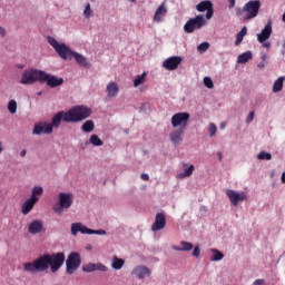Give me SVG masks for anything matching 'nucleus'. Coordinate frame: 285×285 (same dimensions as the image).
Instances as JSON below:
<instances>
[{"mask_svg":"<svg viewBox=\"0 0 285 285\" xmlns=\"http://www.w3.org/2000/svg\"><path fill=\"white\" fill-rule=\"evenodd\" d=\"M92 115V109L90 107L80 105L72 107L69 111H67L66 120L71 124H78V121H83L88 119Z\"/></svg>","mask_w":285,"mask_h":285,"instance_id":"nucleus-1","label":"nucleus"},{"mask_svg":"<svg viewBox=\"0 0 285 285\" xmlns=\"http://www.w3.org/2000/svg\"><path fill=\"white\" fill-rule=\"evenodd\" d=\"M50 258L47 254L36 258L32 263H24L23 267L27 273H43L48 271Z\"/></svg>","mask_w":285,"mask_h":285,"instance_id":"nucleus-2","label":"nucleus"},{"mask_svg":"<svg viewBox=\"0 0 285 285\" xmlns=\"http://www.w3.org/2000/svg\"><path fill=\"white\" fill-rule=\"evenodd\" d=\"M47 39H48V43H50L52 46L53 50H56V52L60 59H63L65 61H71L72 56L75 55V51L69 49L66 46V43H59V41H57V39H55L50 36Z\"/></svg>","mask_w":285,"mask_h":285,"instance_id":"nucleus-3","label":"nucleus"},{"mask_svg":"<svg viewBox=\"0 0 285 285\" xmlns=\"http://www.w3.org/2000/svg\"><path fill=\"white\" fill-rule=\"evenodd\" d=\"M42 79L43 71L37 69H29L22 73L20 83H22L23 86H32V83H37V81L42 82Z\"/></svg>","mask_w":285,"mask_h":285,"instance_id":"nucleus-4","label":"nucleus"},{"mask_svg":"<svg viewBox=\"0 0 285 285\" xmlns=\"http://www.w3.org/2000/svg\"><path fill=\"white\" fill-rule=\"evenodd\" d=\"M79 266H81V255L77 252H71L66 261L67 275H75Z\"/></svg>","mask_w":285,"mask_h":285,"instance_id":"nucleus-5","label":"nucleus"},{"mask_svg":"<svg viewBox=\"0 0 285 285\" xmlns=\"http://www.w3.org/2000/svg\"><path fill=\"white\" fill-rule=\"evenodd\" d=\"M206 26V18L204 16L198 14L195 18H190L184 26L185 32L188 35H193L195 30H202Z\"/></svg>","mask_w":285,"mask_h":285,"instance_id":"nucleus-6","label":"nucleus"},{"mask_svg":"<svg viewBox=\"0 0 285 285\" xmlns=\"http://www.w3.org/2000/svg\"><path fill=\"white\" fill-rule=\"evenodd\" d=\"M59 199V206H53V210L57 213V215H61L65 209L70 208L72 206L73 196L71 193H60L58 195Z\"/></svg>","mask_w":285,"mask_h":285,"instance_id":"nucleus-7","label":"nucleus"},{"mask_svg":"<svg viewBox=\"0 0 285 285\" xmlns=\"http://www.w3.org/2000/svg\"><path fill=\"white\" fill-rule=\"evenodd\" d=\"M47 257L49 258L48 266L51 273H57L63 266V262H66V254L63 252L51 255L47 254Z\"/></svg>","mask_w":285,"mask_h":285,"instance_id":"nucleus-8","label":"nucleus"},{"mask_svg":"<svg viewBox=\"0 0 285 285\" xmlns=\"http://www.w3.org/2000/svg\"><path fill=\"white\" fill-rule=\"evenodd\" d=\"M77 233H81L82 235H106L105 229H90L83 226L81 223H73L71 225V235L77 237Z\"/></svg>","mask_w":285,"mask_h":285,"instance_id":"nucleus-9","label":"nucleus"},{"mask_svg":"<svg viewBox=\"0 0 285 285\" xmlns=\"http://www.w3.org/2000/svg\"><path fill=\"white\" fill-rule=\"evenodd\" d=\"M259 8H262V2H259V0L247 2L243 8V12H246V19H255V17L259 14Z\"/></svg>","mask_w":285,"mask_h":285,"instance_id":"nucleus-10","label":"nucleus"},{"mask_svg":"<svg viewBox=\"0 0 285 285\" xmlns=\"http://www.w3.org/2000/svg\"><path fill=\"white\" fill-rule=\"evenodd\" d=\"M190 119V114L188 112H178L171 117V126L173 128H179L181 126L183 130L186 126H188V121Z\"/></svg>","mask_w":285,"mask_h":285,"instance_id":"nucleus-11","label":"nucleus"},{"mask_svg":"<svg viewBox=\"0 0 285 285\" xmlns=\"http://www.w3.org/2000/svg\"><path fill=\"white\" fill-rule=\"evenodd\" d=\"M226 195L233 206H237L239 202H246L248 199V196L244 191L237 193L233 189H226Z\"/></svg>","mask_w":285,"mask_h":285,"instance_id":"nucleus-12","label":"nucleus"},{"mask_svg":"<svg viewBox=\"0 0 285 285\" xmlns=\"http://www.w3.org/2000/svg\"><path fill=\"white\" fill-rule=\"evenodd\" d=\"M42 82H46L49 88H57L58 86L63 85V78H59L57 76H52L43 71L42 73Z\"/></svg>","mask_w":285,"mask_h":285,"instance_id":"nucleus-13","label":"nucleus"},{"mask_svg":"<svg viewBox=\"0 0 285 285\" xmlns=\"http://www.w3.org/2000/svg\"><path fill=\"white\" fill-rule=\"evenodd\" d=\"M196 10L198 12H206V19L210 20L213 19V14H215V11L213 9V2L209 0L202 1L196 6Z\"/></svg>","mask_w":285,"mask_h":285,"instance_id":"nucleus-14","label":"nucleus"},{"mask_svg":"<svg viewBox=\"0 0 285 285\" xmlns=\"http://www.w3.org/2000/svg\"><path fill=\"white\" fill-rule=\"evenodd\" d=\"M271 35H273V20L268 19L267 26L257 35V41L259 43H265L271 39Z\"/></svg>","mask_w":285,"mask_h":285,"instance_id":"nucleus-15","label":"nucleus"},{"mask_svg":"<svg viewBox=\"0 0 285 285\" xmlns=\"http://www.w3.org/2000/svg\"><path fill=\"white\" fill-rule=\"evenodd\" d=\"M52 134V125L48 122H38L35 125L32 135H50Z\"/></svg>","mask_w":285,"mask_h":285,"instance_id":"nucleus-16","label":"nucleus"},{"mask_svg":"<svg viewBox=\"0 0 285 285\" xmlns=\"http://www.w3.org/2000/svg\"><path fill=\"white\" fill-rule=\"evenodd\" d=\"M68 115V111H59L52 117L51 120V130L52 128H59L61 126V121H66V124H71L70 120H66V117Z\"/></svg>","mask_w":285,"mask_h":285,"instance_id":"nucleus-17","label":"nucleus"},{"mask_svg":"<svg viewBox=\"0 0 285 285\" xmlns=\"http://www.w3.org/2000/svg\"><path fill=\"white\" fill-rule=\"evenodd\" d=\"M166 228V215L164 213H158L156 214V218L154 224L151 225V230L157 232V230H164Z\"/></svg>","mask_w":285,"mask_h":285,"instance_id":"nucleus-18","label":"nucleus"},{"mask_svg":"<svg viewBox=\"0 0 285 285\" xmlns=\"http://www.w3.org/2000/svg\"><path fill=\"white\" fill-rule=\"evenodd\" d=\"M150 268L139 265L132 269L131 275H135L138 279H145V277H150Z\"/></svg>","mask_w":285,"mask_h":285,"instance_id":"nucleus-19","label":"nucleus"},{"mask_svg":"<svg viewBox=\"0 0 285 285\" xmlns=\"http://www.w3.org/2000/svg\"><path fill=\"white\" fill-rule=\"evenodd\" d=\"M180 63L181 57H170L164 61L163 66L166 70H177Z\"/></svg>","mask_w":285,"mask_h":285,"instance_id":"nucleus-20","label":"nucleus"},{"mask_svg":"<svg viewBox=\"0 0 285 285\" xmlns=\"http://www.w3.org/2000/svg\"><path fill=\"white\" fill-rule=\"evenodd\" d=\"M168 14V9L166 8V1H164L156 10L153 21L156 23H161V19Z\"/></svg>","mask_w":285,"mask_h":285,"instance_id":"nucleus-21","label":"nucleus"},{"mask_svg":"<svg viewBox=\"0 0 285 285\" xmlns=\"http://www.w3.org/2000/svg\"><path fill=\"white\" fill-rule=\"evenodd\" d=\"M43 230V224L41 220H33L30 223L28 232L31 235H38V233H41Z\"/></svg>","mask_w":285,"mask_h":285,"instance_id":"nucleus-22","label":"nucleus"},{"mask_svg":"<svg viewBox=\"0 0 285 285\" xmlns=\"http://www.w3.org/2000/svg\"><path fill=\"white\" fill-rule=\"evenodd\" d=\"M119 95V85L117 82H109L107 85V97L112 99V97H117Z\"/></svg>","mask_w":285,"mask_h":285,"instance_id":"nucleus-23","label":"nucleus"},{"mask_svg":"<svg viewBox=\"0 0 285 285\" xmlns=\"http://www.w3.org/2000/svg\"><path fill=\"white\" fill-rule=\"evenodd\" d=\"M181 135H184V128L176 129L170 132V140L175 144V146H179V144H181L184 140Z\"/></svg>","mask_w":285,"mask_h":285,"instance_id":"nucleus-24","label":"nucleus"},{"mask_svg":"<svg viewBox=\"0 0 285 285\" xmlns=\"http://www.w3.org/2000/svg\"><path fill=\"white\" fill-rule=\"evenodd\" d=\"M35 204H37V200L35 198L27 199L22 205V215H28L35 208Z\"/></svg>","mask_w":285,"mask_h":285,"instance_id":"nucleus-25","label":"nucleus"},{"mask_svg":"<svg viewBox=\"0 0 285 285\" xmlns=\"http://www.w3.org/2000/svg\"><path fill=\"white\" fill-rule=\"evenodd\" d=\"M72 58L79 66H81V68H88V66H90V63H88V59H86L81 53L73 51Z\"/></svg>","mask_w":285,"mask_h":285,"instance_id":"nucleus-26","label":"nucleus"},{"mask_svg":"<svg viewBox=\"0 0 285 285\" xmlns=\"http://www.w3.org/2000/svg\"><path fill=\"white\" fill-rule=\"evenodd\" d=\"M124 264H126V261H124L122 258H119L117 256H114L112 263H111V268H114L115 271H121V268H124Z\"/></svg>","mask_w":285,"mask_h":285,"instance_id":"nucleus-27","label":"nucleus"},{"mask_svg":"<svg viewBox=\"0 0 285 285\" xmlns=\"http://www.w3.org/2000/svg\"><path fill=\"white\" fill-rule=\"evenodd\" d=\"M173 249L178 250V252L193 250V243H188L186 240H183V242H180V247L179 246H174Z\"/></svg>","mask_w":285,"mask_h":285,"instance_id":"nucleus-28","label":"nucleus"},{"mask_svg":"<svg viewBox=\"0 0 285 285\" xmlns=\"http://www.w3.org/2000/svg\"><path fill=\"white\" fill-rule=\"evenodd\" d=\"M253 59V52L246 51L238 56L237 63H248Z\"/></svg>","mask_w":285,"mask_h":285,"instance_id":"nucleus-29","label":"nucleus"},{"mask_svg":"<svg viewBox=\"0 0 285 285\" xmlns=\"http://www.w3.org/2000/svg\"><path fill=\"white\" fill-rule=\"evenodd\" d=\"M43 195V187L41 186H35L31 190V199H35L36 202H39V197Z\"/></svg>","mask_w":285,"mask_h":285,"instance_id":"nucleus-30","label":"nucleus"},{"mask_svg":"<svg viewBox=\"0 0 285 285\" xmlns=\"http://www.w3.org/2000/svg\"><path fill=\"white\" fill-rule=\"evenodd\" d=\"M284 80L285 77H279L273 86V92H282V90L284 89Z\"/></svg>","mask_w":285,"mask_h":285,"instance_id":"nucleus-31","label":"nucleus"},{"mask_svg":"<svg viewBox=\"0 0 285 285\" xmlns=\"http://www.w3.org/2000/svg\"><path fill=\"white\" fill-rule=\"evenodd\" d=\"M248 33V28L243 27L242 30L236 35L235 46H239L244 41V36Z\"/></svg>","mask_w":285,"mask_h":285,"instance_id":"nucleus-32","label":"nucleus"},{"mask_svg":"<svg viewBox=\"0 0 285 285\" xmlns=\"http://www.w3.org/2000/svg\"><path fill=\"white\" fill-rule=\"evenodd\" d=\"M82 132H92L95 130V121L92 120H87L82 124L81 126Z\"/></svg>","mask_w":285,"mask_h":285,"instance_id":"nucleus-33","label":"nucleus"},{"mask_svg":"<svg viewBox=\"0 0 285 285\" xmlns=\"http://www.w3.org/2000/svg\"><path fill=\"white\" fill-rule=\"evenodd\" d=\"M89 144L92 146H104V140L94 134L90 136Z\"/></svg>","mask_w":285,"mask_h":285,"instance_id":"nucleus-34","label":"nucleus"},{"mask_svg":"<svg viewBox=\"0 0 285 285\" xmlns=\"http://www.w3.org/2000/svg\"><path fill=\"white\" fill-rule=\"evenodd\" d=\"M141 83H146V72H144L140 76H137L134 80V87L135 88H139V86H141Z\"/></svg>","mask_w":285,"mask_h":285,"instance_id":"nucleus-35","label":"nucleus"},{"mask_svg":"<svg viewBox=\"0 0 285 285\" xmlns=\"http://www.w3.org/2000/svg\"><path fill=\"white\" fill-rule=\"evenodd\" d=\"M212 253H214L212 257V262H222L224 259V254L219 252V249H212Z\"/></svg>","mask_w":285,"mask_h":285,"instance_id":"nucleus-36","label":"nucleus"},{"mask_svg":"<svg viewBox=\"0 0 285 285\" xmlns=\"http://www.w3.org/2000/svg\"><path fill=\"white\" fill-rule=\"evenodd\" d=\"M83 273H95L97 271V264L89 263L82 266Z\"/></svg>","mask_w":285,"mask_h":285,"instance_id":"nucleus-37","label":"nucleus"},{"mask_svg":"<svg viewBox=\"0 0 285 285\" xmlns=\"http://www.w3.org/2000/svg\"><path fill=\"white\" fill-rule=\"evenodd\" d=\"M257 159L271 161V160L273 159V155H271V153L261 151V153L257 155Z\"/></svg>","mask_w":285,"mask_h":285,"instance_id":"nucleus-38","label":"nucleus"},{"mask_svg":"<svg viewBox=\"0 0 285 285\" xmlns=\"http://www.w3.org/2000/svg\"><path fill=\"white\" fill-rule=\"evenodd\" d=\"M195 173V165H190L187 169L184 170L183 174H180V177H190Z\"/></svg>","mask_w":285,"mask_h":285,"instance_id":"nucleus-39","label":"nucleus"},{"mask_svg":"<svg viewBox=\"0 0 285 285\" xmlns=\"http://www.w3.org/2000/svg\"><path fill=\"white\" fill-rule=\"evenodd\" d=\"M8 110H9V112H11V115H14L17 112V100L9 101Z\"/></svg>","mask_w":285,"mask_h":285,"instance_id":"nucleus-40","label":"nucleus"},{"mask_svg":"<svg viewBox=\"0 0 285 285\" xmlns=\"http://www.w3.org/2000/svg\"><path fill=\"white\" fill-rule=\"evenodd\" d=\"M83 16L86 17V19H90V17H92V9L90 8V2L86 4Z\"/></svg>","mask_w":285,"mask_h":285,"instance_id":"nucleus-41","label":"nucleus"},{"mask_svg":"<svg viewBox=\"0 0 285 285\" xmlns=\"http://www.w3.org/2000/svg\"><path fill=\"white\" fill-rule=\"evenodd\" d=\"M208 48H210V43L208 42H202L198 47L197 50L202 53L206 52V50H208Z\"/></svg>","mask_w":285,"mask_h":285,"instance_id":"nucleus-42","label":"nucleus"},{"mask_svg":"<svg viewBox=\"0 0 285 285\" xmlns=\"http://www.w3.org/2000/svg\"><path fill=\"white\" fill-rule=\"evenodd\" d=\"M204 86H206V88H215V83H213V79H210V77L204 78Z\"/></svg>","mask_w":285,"mask_h":285,"instance_id":"nucleus-43","label":"nucleus"},{"mask_svg":"<svg viewBox=\"0 0 285 285\" xmlns=\"http://www.w3.org/2000/svg\"><path fill=\"white\" fill-rule=\"evenodd\" d=\"M208 132H209L210 137H215V135L217 132V126L213 122L209 124Z\"/></svg>","mask_w":285,"mask_h":285,"instance_id":"nucleus-44","label":"nucleus"},{"mask_svg":"<svg viewBox=\"0 0 285 285\" xmlns=\"http://www.w3.org/2000/svg\"><path fill=\"white\" fill-rule=\"evenodd\" d=\"M96 271H100L101 273H108V267L101 263L96 264Z\"/></svg>","mask_w":285,"mask_h":285,"instance_id":"nucleus-45","label":"nucleus"},{"mask_svg":"<svg viewBox=\"0 0 285 285\" xmlns=\"http://www.w3.org/2000/svg\"><path fill=\"white\" fill-rule=\"evenodd\" d=\"M202 254V249L199 248V245H196L193 250V257H199Z\"/></svg>","mask_w":285,"mask_h":285,"instance_id":"nucleus-46","label":"nucleus"},{"mask_svg":"<svg viewBox=\"0 0 285 285\" xmlns=\"http://www.w3.org/2000/svg\"><path fill=\"white\" fill-rule=\"evenodd\" d=\"M255 119V111H250L246 118V124H250Z\"/></svg>","mask_w":285,"mask_h":285,"instance_id":"nucleus-47","label":"nucleus"},{"mask_svg":"<svg viewBox=\"0 0 285 285\" xmlns=\"http://www.w3.org/2000/svg\"><path fill=\"white\" fill-rule=\"evenodd\" d=\"M140 178L142 179V181H148V179H150V176H148V174H141Z\"/></svg>","mask_w":285,"mask_h":285,"instance_id":"nucleus-48","label":"nucleus"},{"mask_svg":"<svg viewBox=\"0 0 285 285\" xmlns=\"http://www.w3.org/2000/svg\"><path fill=\"white\" fill-rule=\"evenodd\" d=\"M262 284H264V279H256L254 282V285H262Z\"/></svg>","mask_w":285,"mask_h":285,"instance_id":"nucleus-49","label":"nucleus"},{"mask_svg":"<svg viewBox=\"0 0 285 285\" xmlns=\"http://www.w3.org/2000/svg\"><path fill=\"white\" fill-rule=\"evenodd\" d=\"M0 35L1 37H6V29L3 27H0Z\"/></svg>","mask_w":285,"mask_h":285,"instance_id":"nucleus-50","label":"nucleus"},{"mask_svg":"<svg viewBox=\"0 0 285 285\" xmlns=\"http://www.w3.org/2000/svg\"><path fill=\"white\" fill-rule=\"evenodd\" d=\"M229 2V8H235V0H228Z\"/></svg>","mask_w":285,"mask_h":285,"instance_id":"nucleus-51","label":"nucleus"},{"mask_svg":"<svg viewBox=\"0 0 285 285\" xmlns=\"http://www.w3.org/2000/svg\"><path fill=\"white\" fill-rule=\"evenodd\" d=\"M27 150L26 149H22L21 151H20V157H26V155H27Z\"/></svg>","mask_w":285,"mask_h":285,"instance_id":"nucleus-52","label":"nucleus"},{"mask_svg":"<svg viewBox=\"0 0 285 285\" xmlns=\"http://www.w3.org/2000/svg\"><path fill=\"white\" fill-rule=\"evenodd\" d=\"M281 181L282 184H285V171L282 174Z\"/></svg>","mask_w":285,"mask_h":285,"instance_id":"nucleus-53","label":"nucleus"},{"mask_svg":"<svg viewBox=\"0 0 285 285\" xmlns=\"http://www.w3.org/2000/svg\"><path fill=\"white\" fill-rule=\"evenodd\" d=\"M264 48H271V42H264Z\"/></svg>","mask_w":285,"mask_h":285,"instance_id":"nucleus-54","label":"nucleus"},{"mask_svg":"<svg viewBox=\"0 0 285 285\" xmlns=\"http://www.w3.org/2000/svg\"><path fill=\"white\" fill-rule=\"evenodd\" d=\"M1 153H3V142L2 141H0V155H1Z\"/></svg>","mask_w":285,"mask_h":285,"instance_id":"nucleus-55","label":"nucleus"},{"mask_svg":"<svg viewBox=\"0 0 285 285\" xmlns=\"http://www.w3.org/2000/svg\"><path fill=\"white\" fill-rule=\"evenodd\" d=\"M217 156H218L219 161H222V151H218Z\"/></svg>","mask_w":285,"mask_h":285,"instance_id":"nucleus-56","label":"nucleus"},{"mask_svg":"<svg viewBox=\"0 0 285 285\" xmlns=\"http://www.w3.org/2000/svg\"><path fill=\"white\" fill-rule=\"evenodd\" d=\"M258 68H264V65H258Z\"/></svg>","mask_w":285,"mask_h":285,"instance_id":"nucleus-57","label":"nucleus"},{"mask_svg":"<svg viewBox=\"0 0 285 285\" xmlns=\"http://www.w3.org/2000/svg\"><path fill=\"white\" fill-rule=\"evenodd\" d=\"M224 127H225V125H224V124H222V125H220V128H224Z\"/></svg>","mask_w":285,"mask_h":285,"instance_id":"nucleus-58","label":"nucleus"},{"mask_svg":"<svg viewBox=\"0 0 285 285\" xmlns=\"http://www.w3.org/2000/svg\"><path fill=\"white\" fill-rule=\"evenodd\" d=\"M132 3H135L137 0H130Z\"/></svg>","mask_w":285,"mask_h":285,"instance_id":"nucleus-59","label":"nucleus"}]
</instances>
